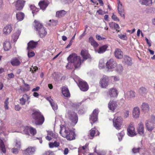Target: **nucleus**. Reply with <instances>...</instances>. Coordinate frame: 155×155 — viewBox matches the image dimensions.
<instances>
[{"label": "nucleus", "mask_w": 155, "mask_h": 155, "mask_svg": "<svg viewBox=\"0 0 155 155\" xmlns=\"http://www.w3.org/2000/svg\"><path fill=\"white\" fill-rule=\"evenodd\" d=\"M28 55L29 58H31L34 56L35 54L33 51H30V50H28Z\"/></svg>", "instance_id": "603ef678"}, {"label": "nucleus", "mask_w": 155, "mask_h": 155, "mask_svg": "<svg viewBox=\"0 0 155 155\" xmlns=\"http://www.w3.org/2000/svg\"><path fill=\"white\" fill-rule=\"evenodd\" d=\"M115 57L117 59H121L123 57V52L121 50L117 48L115 49L114 51Z\"/></svg>", "instance_id": "a211bd4d"}, {"label": "nucleus", "mask_w": 155, "mask_h": 155, "mask_svg": "<svg viewBox=\"0 0 155 155\" xmlns=\"http://www.w3.org/2000/svg\"><path fill=\"white\" fill-rule=\"evenodd\" d=\"M118 37L120 39L123 40H125L127 38L126 35H118Z\"/></svg>", "instance_id": "680f3d73"}, {"label": "nucleus", "mask_w": 155, "mask_h": 155, "mask_svg": "<svg viewBox=\"0 0 155 155\" xmlns=\"http://www.w3.org/2000/svg\"><path fill=\"white\" fill-rule=\"evenodd\" d=\"M25 2L22 0H18L16 2L15 7L16 10H21L22 9L24 5Z\"/></svg>", "instance_id": "aec40b11"}, {"label": "nucleus", "mask_w": 155, "mask_h": 155, "mask_svg": "<svg viewBox=\"0 0 155 155\" xmlns=\"http://www.w3.org/2000/svg\"><path fill=\"white\" fill-rule=\"evenodd\" d=\"M141 148H134L132 150V152L135 154L139 152V150H140Z\"/></svg>", "instance_id": "864d4df0"}, {"label": "nucleus", "mask_w": 155, "mask_h": 155, "mask_svg": "<svg viewBox=\"0 0 155 155\" xmlns=\"http://www.w3.org/2000/svg\"><path fill=\"white\" fill-rule=\"evenodd\" d=\"M3 48L5 50L8 51L11 48L10 43L7 41H5L3 43Z\"/></svg>", "instance_id": "72a5a7b5"}, {"label": "nucleus", "mask_w": 155, "mask_h": 155, "mask_svg": "<svg viewBox=\"0 0 155 155\" xmlns=\"http://www.w3.org/2000/svg\"><path fill=\"white\" fill-rule=\"evenodd\" d=\"M81 105V103H75L73 104L72 106L76 108H77Z\"/></svg>", "instance_id": "338daca9"}, {"label": "nucleus", "mask_w": 155, "mask_h": 155, "mask_svg": "<svg viewBox=\"0 0 155 155\" xmlns=\"http://www.w3.org/2000/svg\"><path fill=\"white\" fill-rule=\"evenodd\" d=\"M25 16L24 13L22 12H18L16 14V16L17 19L18 21H21L22 20Z\"/></svg>", "instance_id": "4c0bfd02"}, {"label": "nucleus", "mask_w": 155, "mask_h": 155, "mask_svg": "<svg viewBox=\"0 0 155 155\" xmlns=\"http://www.w3.org/2000/svg\"><path fill=\"white\" fill-rule=\"evenodd\" d=\"M146 126L149 131H151L153 128V124L150 120H147L146 121Z\"/></svg>", "instance_id": "2f4dec72"}, {"label": "nucleus", "mask_w": 155, "mask_h": 155, "mask_svg": "<svg viewBox=\"0 0 155 155\" xmlns=\"http://www.w3.org/2000/svg\"><path fill=\"white\" fill-rule=\"evenodd\" d=\"M66 12L64 10L58 11L56 13V17H61L65 15Z\"/></svg>", "instance_id": "58836bf2"}, {"label": "nucleus", "mask_w": 155, "mask_h": 155, "mask_svg": "<svg viewBox=\"0 0 155 155\" xmlns=\"http://www.w3.org/2000/svg\"><path fill=\"white\" fill-rule=\"evenodd\" d=\"M11 63L13 66H17L20 65L21 62L17 58H15L11 60Z\"/></svg>", "instance_id": "c756f323"}, {"label": "nucleus", "mask_w": 155, "mask_h": 155, "mask_svg": "<svg viewBox=\"0 0 155 155\" xmlns=\"http://www.w3.org/2000/svg\"><path fill=\"white\" fill-rule=\"evenodd\" d=\"M78 86L81 90L83 91H87L89 88L87 83L82 80H79Z\"/></svg>", "instance_id": "1a4fd4ad"}, {"label": "nucleus", "mask_w": 155, "mask_h": 155, "mask_svg": "<svg viewBox=\"0 0 155 155\" xmlns=\"http://www.w3.org/2000/svg\"><path fill=\"white\" fill-rule=\"evenodd\" d=\"M68 118L71 120L74 125L76 124L78 121V117L77 114L71 111H69L68 113Z\"/></svg>", "instance_id": "423d86ee"}, {"label": "nucleus", "mask_w": 155, "mask_h": 155, "mask_svg": "<svg viewBox=\"0 0 155 155\" xmlns=\"http://www.w3.org/2000/svg\"><path fill=\"white\" fill-rule=\"evenodd\" d=\"M140 2L142 5H149L152 3V0H140Z\"/></svg>", "instance_id": "ea45409f"}, {"label": "nucleus", "mask_w": 155, "mask_h": 155, "mask_svg": "<svg viewBox=\"0 0 155 155\" xmlns=\"http://www.w3.org/2000/svg\"><path fill=\"white\" fill-rule=\"evenodd\" d=\"M107 94L111 98H115L117 97L118 92L116 88L113 87L108 89Z\"/></svg>", "instance_id": "0eeeda50"}, {"label": "nucleus", "mask_w": 155, "mask_h": 155, "mask_svg": "<svg viewBox=\"0 0 155 155\" xmlns=\"http://www.w3.org/2000/svg\"><path fill=\"white\" fill-rule=\"evenodd\" d=\"M98 112V110L96 109L94 110L93 111L92 114L90 117V120L92 124V123L95 122L97 120Z\"/></svg>", "instance_id": "9b49d317"}, {"label": "nucleus", "mask_w": 155, "mask_h": 155, "mask_svg": "<svg viewBox=\"0 0 155 155\" xmlns=\"http://www.w3.org/2000/svg\"><path fill=\"white\" fill-rule=\"evenodd\" d=\"M115 23L114 22H110L109 23V25L110 28L112 29H114V26Z\"/></svg>", "instance_id": "774afa93"}, {"label": "nucleus", "mask_w": 155, "mask_h": 155, "mask_svg": "<svg viewBox=\"0 0 155 155\" xmlns=\"http://www.w3.org/2000/svg\"><path fill=\"white\" fill-rule=\"evenodd\" d=\"M141 108L142 110L145 112H148L150 109V107L149 104L146 102L143 103L141 105Z\"/></svg>", "instance_id": "bb28decb"}, {"label": "nucleus", "mask_w": 155, "mask_h": 155, "mask_svg": "<svg viewBox=\"0 0 155 155\" xmlns=\"http://www.w3.org/2000/svg\"><path fill=\"white\" fill-rule=\"evenodd\" d=\"M23 82L24 85L22 86H20V89L19 90H21L23 92L29 91L30 88L29 85L28 84H26L24 80H23Z\"/></svg>", "instance_id": "cd10ccee"}, {"label": "nucleus", "mask_w": 155, "mask_h": 155, "mask_svg": "<svg viewBox=\"0 0 155 155\" xmlns=\"http://www.w3.org/2000/svg\"><path fill=\"white\" fill-rule=\"evenodd\" d=\"M136 96V93L133 90H130L125 92L124 97L125 100H130L131 99L134 98Z\"/></svg>", "instance_id": "9d476101"}, {"label": "nucleus", "mask_w": 155, "mask_h": 155, "mask_svg": "<svg viewBox=\"0 0 155 155\" xmlns=\"http://www.w3.org/2000/svg\"><path fill=\"white\" fill-rule=\"evenodd\" d=\"M34 22L35 24L34 25V27L36 29V30L37 31H38L40 29H41V27H43L42 24L39 22H38L37 21H36V20H35L34 21Z\"/></svg>", "instance_id": "e433bc0d"}, {"label": "nucleus", "mask_w": 155, "mask_h": 155, "mask_svg": "<svg viewBox=\"0 0 155 155\" xmlns=\"http://www.w3.org/2000/svg\"><path fill=\"white\" fill-rule=\"evenodd\" d=\"M81 54L83 58L82 60L81 57L76 54L73 53L70 55L67 59L68 63L66 66V68L68 69H72L74 66L75 69L78 68L80 67L81 62H83L90 57V54L86 50H82Z\"/></svg>", "instance_id": "f257e3e1"}, {"label": "nucleus", "mask_w": 155, "mask_h": 155, "mask_svg": "<svg viewBox=\"0 0 155 155\" xmlns=\"http://www.w3.org/2000/svg\"><path fill=\"white\" fill-rule=\"evenodd\" d=\"M31 10L32 11V14L34 15L36 14V12L38 11V9L35 6L33 5H31L30 6Z\"/></svg>", "instance_id": "a18cd8bd"}, {"label": "nucleus", "mask_w": 155, "mask_h": 155, "mask_svg": "<svg viewBox=\"0 0 155 155\" xmlns=\"http://www.w3.org/2000/svg\"><path fill=\"white\" fill-rule=\"evenodd\" d=\"M105 64L103 60L101 59L99 61V67L100 69H101L104 67Z\"/></svg>", "instance_id": "09e8293b"}, {"label": "nucleus", "mask_w": 155, "mask_h": 155, "mask_svg": "<svg viewBox=\"0 0 155 155\" xmlns=\"http://www.w3.org/2000/svg\"><path fill=\"white\" fill-rule=\"evenodd\" d=\"M37 44V42H35L33 41H30L28 43L27 50H30L36 48Z\"/></svg>", "instance_id": "b1692460"}, {"label": "nucleus", "mask_w": 155, "mask_h": 155, "mask_svg": "<svg viewBox=\"0 0 155 155\" xmlns=\"http://www.w3.org/2000/svg\"><path fill=\"white\" fill-rule=\"evenodd\" d=\"M113 122V125L114 127L117 130H120L123 122L122 118L120 116L117 117L116 118L115 117Z\"/></svg>", "instance_id": "20e7f679"}, {"label": "nucleus", "mask_w": 155, "mask_h": 155, "mask_svg": "<svg viewBox=\"0 0 155 155\" xmlns=\"http://www.w3.org/2000/svg\"><path fill=\"white\" fill-rule=\"evenodd\" d=\"M66 138L69 140H71L74 139L75 138V133H74L71 130H70L68 133Z\"/></svg>", "instance_id": "473e14b6"}, {"label": "nucleus", "mask_w": 155, "mask_h": 155, "mask_svg": "<svg viewBox=\"0 0 155 155\" xmlns=\"http://www.w3.org/2000/svg\"><path fill=\"white\" fill-rule=\"evenodd\" d=\"M19 148H13L12 149V152L13 153L16 154L18 153V150Z\"/></svg>", "instance_id": "0e129e2a"}, {"label": "nucleus", "mask_w": 155, "mask_h": 155, "mask_svg": "<svg viewBox=\"0 0 155 155\" xmlns=\"http://www.w3.org/2000/svg\"><path fill=\"white\" fill-rule=\"evenodd\" d=\"M21 32V31L20 30H18L12 35V38L14 42L17 41L20 35V34Z\"/></svg>", "instance_id": "f704fd0d"}, {"label": "nucleus", "mask_w": 155, "mask_h": 155, "mask_svg": "<svg viewBox=\"0 0 155 155\" xmlns=\"http://www.w3.org/2000/svg\"><path fill=\"white\" fill-rule=\"evenodd\" d=\"M30 99V96L27 94H24L21 98L20 99V103L22 105H24L25 104V103L27 101H28V104L30 101H28Z\"/></svg>", "instance_id": "f3484780"}, {"label": "nucleus", "mask_w": 155, "mask_h": 155, "mask_svg": "<svg viewBox=\"0 0 155 155\" xmlns=\"http://www.w3.org/2000/svg\"><path fill=\"white\" fill-rule=\"evenodd\" d=\"M112 19L114 21H119L120 20L119 18L116 15H114V13L113 14V15L112 16Z\"/></svg>", "instance_id": "6e6d98bb"}, {"label": "nucleus", "mask_w": 155, "mask_h": 155, "mask_svg": "<svg viewBox=\"0 0 155 155\" xmlns=\"http://www.w3.org/2000/svg\"><path fill=\"white\" fill-rule=\"evenodd\" d=\"M37 32L40 37L41 38L45 37L47 34V32L46 30V29L44 27H41L39 30Z\"/></svg>", "instance_id": "a878e982"}, {"label": "nucleus", "mask_w": 155, "mask_h": 155, "mask_svg": "<svg viewBox=\"0 0 155 155\" xmlns=\"http://www.w3.org/2000/svg\"><path fill=\"white\" fill-rule=\"evenodd\" d=\"M62 92L64 96L67 97H70V94L67 87H63L62 89Z\"/></svg>", "instance_id": "c85d7f7f"}, {"label": "nucleus", "mask_w": 155, "mask_h": 155, "mask_svg": "<svg viewBox=\"0 0 155 155\" xmlns=\"http://www.w3.org/2000/svg\"><path fill=\"white\" fill-rule=\"evenodd\" d=\"M127 134L130 137H133L136 135L133 124L131 123L127 129Z\"/></svg>", "instance_id": "6e6552de"}, {"label": "nucleus", "mask_w": 155, "mask_h": 155, "mask_svg": "<svg viewBox=\"0 0 155 155\" xmlns=\"http://www.w3.org/2000/svg\"><path fill=\"white\" fill-rule=\"evenodd\" d=\"M138 92L140 96L144 97H145L148 92L147 89L144 87H140L138 90Z\"/></svg>", "instance_id": "6ab92c4d"}, {"label": "nucleus", "mask_w": 155, "mask_h": 155, "mask_svg": "<svg viewBox=\"0 0 155 155\" xmlns=\"http://www.w3.org/2000/svg\"><path fill=\"white\" fill-rule=\"evenodd\" d=\"M137 130L138 133L140 135L142 136L144 135V127L142 122H140L139 124Z\"/></svg>", "instance_id": "393cba45"}, {"label": "nucleus", "mask_w": 155, "mask_h": 155, "mask_svg": "<svg viewBox=\"0 0 155 155\" xmlns=\"http://www.w3.org/2000/svg\"><path fill=\"white\" fill-rule=\"evenodd\" d=\"M9 98H7L4 102V107L5 109H8V104H9L8 100Z\"/></svg>", "instance_id": "3c124183"}, {"label": "nucleus", "mask_w": 155, "mask_h": 155, "mask_svg": "<svg viewBox=\"0 0 155 155\" xmlns=\"http://www.w3.org/2000/svg\"><path fill=\"white\" fill-rule=\"evenodd\" d=\"M89 42L91 43V45L94 47H97L98 45V44L92 37H91L89 38Z\"/></svg>", "instance_id": "c9c22d12"}, {"label": "nucleus", "mask_w": 155, "mask_h": 155, "mask_svg": "<svg viewBox=\"0 0 155 155\" xmlns=\"http://www.w3.org/2000/svg\"><path fill=\"white\" fill-rule=\"evenodd\" d=\"M31 116L36 124L41 125L44 121V117L39 111L34 112L32 114Z\"/></svg>", "instance_id": "f03ea898"}, {"label": "nucleus", "mask_w": 155, "mask_h": 155, "mask_svg": "<svg viewBox=\"0 0 155 155\" xmlns=\"http://www.w3.org/2000/svg\"><path fill=\"white\" fill-rule=\"evenodd\" d=\"M120 29V27L119 25L115 23V26H114V29L116 30L117 32H120V31L119 30Z\"/></svg>", "instance_id": "13d9d810"}, {"label": "nucleus", "mask_w": 155, "mask_h": 155, "mask_svg": "<svg viewBox=\"0 0 155 155\" xmlns=\"http://www.w3.org/2000/svg\"><path fill=\"white\" fill-rule=\"evenodd\" d=\"M60 130L59 133L61 135L64 137H66L70 130L68 128H66L64 126H60Z\"/></svg>", "instance_id": "f8f14e48"}, {"label": "nucleus", "mask_w": 155, "mask_h": 155, "mask_svg": "<svg viewBox=\"0 0 155 155\" xmlns=\"http://www.w3.org/2000/svg\"><path fill=\"white\" fill-rule=\"evenodd\" d=\"M117 106V102L114 101H110L109 102L108 107L109 109L112 111H114Z\"/></svg>", "instance_id": "412c9836"}, {"label": "nucleus", "mask_w": 155, "mask_h": 155, "mask_svg": "<svg viewBox=\"0 0 155 155\" xmlns=\"http://www.w3.org/2000/svg\"><path fill=\"white\" fill-rule=\"evenodd\" d=\"M48 135L51 136L53 137H56L57 136L55 134H54L51 131H48Z\"/></svg>", "instance_id": "5fc2aeb1"}, {"label": "nucleus", "mask_w": 155, "mask_h": 155, "mask_svg": "<svg viewBox=\"0 0 155 155\" xmlns=\"http://www.w3.org/2000/svg\"><path fill=\"white\" fill-rule=\"evenodd\" d=\"M129 111L128 110H126L124 112V117L126 118L128 117L129 116Z\"/></svg>", "instance_id": "69168bd1"}, {"label": "nucleus", "mask_w": 155, "mask_h": 155, "mask_svg": "<svg viewBox=\"0 0 155 155\" xmlns=\"http://www.w3.org/2000/svg\"><path fill=\"white\" fill-rule=\"evenodd\" d=\"M0 151L4 153H5L6 152L5 145L2 140L0 141Z\"/></svg>", "instance_id": "a19ab883"}, {"label": "nucleus", "mask_w": 155, "mask_h": 155, "mask_svg": "<svg viewBox=\"0 0 155 155\" xmlns=\"http://www.w3.org/2000/svg\"><path fill=\"white\" fill-rule=\"evenodd\" d=\"M106 68L108 71H113L117 66V63L113 59H110L106 63Z\"/></svg>", "instance_id": "39448f33"}, {"label": "nucleus", "mask_w": 155, "mask_h": 155, "mask_svg": "<svg viewBox=\"0 0 155 155\" xmlns=\"http://www.w3.org/2000/svg\"><path fill=\"white\" fill-rule=\"evenodd\" d=\"M118 11V12L120 16L124 18V9L122 5L119 0H117Z\"/></svg>", "instance_id": "ddd939ff"}, {"label": "nucleus", "mask_w": 155, "mask_h": 155, "mask_svg": "<svg viewBox=\"0 0 155 155\" xmlns=\"http://www.w3.org/2000/svg\"><path fill=\"white\" fill-rule=\"evenodd\" d=\"M95 134V130L92 129L90 130V136L93 137L94 136V134Z\"/></svg>", "instance_id": "bf43d9fd"}, {"label": "nucleus", "mask_w": 155, "mask_h": 155, "mask_svg": "<svg viewBox=\"0 0 155 155\" xmlns=\"http://www.w3.org/2000/svg\"><path fill=\"white\" fill-rule=\"evenodd\" d=\"M107 48V45H105L100 47L98 50H95V51L96 53L102 54L105 52Z\"/></svg>", "instance_id": "7c9ffc66"}, {"label": "nucleus", "mask_w": 155, "mask_h": 155, "mask_svg": "<svg viewBox=\"0 0 155 155\" xmlns=\"http://www.w3.org/2000/svg\"><path fill=\"white\" fill-rule=\"evenodd\" d=\"M59 143L56 141H55L54 143L51 142L49 144V147L50 148L58 147L59 146Z\"/></svg>", "instance_id": "79ce46f5"}, {"label": "nucleus", "mask_w": 155, "mask_h": 155, "mask_svg": "<svg viewBox=\"0 0 155 155\" xmlns=\"http://www.w3.org/2000/svg\"><path fill=\"white\" fill-rule=\"evenodd\" d=\"M122 62L124 64L129 66H131L133 63L131 58L126 55H124Z\"/></svg>", "instance_id": "dca6fc26"}, {"label": "nucleus", "mask_w": 155, "mask_h": 155, "mask_svg": "<svg viewBox=\"0 0 155 155\" xmlns=\"http://www.w3.org/2000/svg\"><path fill=\"white\" fill-rule=\"evenodd\" d=\"M87 150V149L84 146L80 147L78 148V153L80 154L81 153H82L84 155H86L85 152Z\"/></svg>", "instance_id": "37998d69"}, {"label": "nucleus", "mask_w": 155, "mask_h": 155, "mask_svg": "<svg viewBox=\"0 0 155 155\" xmlns=\"http://www.w3.org/2000/svg\"><path fill=\"white\" fill-rule=\"evenodd\" d=\"M109 79L108 76L104 75L100 79L99 84L102 88H106L108 87L109 83Z\"/></svg>", "instance_id": "7ed1b4c3"}, {"label": "nucleus", "mask_w": 155, "mask_h": 155, "mask_svg": "<svg viewBox=\"0 0 155 155\" xmlns=\"http://www.w3.org/2000/svg\"><path fill=\"white\" fill-rule=\"evenodd\" d=\"M12 30V25L11 24L7 25L3 29V34L5 35H9Z\"/></svg>", "instance_id": "2eb2a0df"}, {"label": "nucleus", "mask_w": 155, "mask_h": 155, "mask_svg": "<svg viewBox=\"0 0 155 155\" xmlns=\"http://www.w3.org/2000/svg\"><path fill=\"white\" fill-rule=\"evenodd\" d=\"M124 132L123 130L122 131L117 134V135L119 141H120L122 140V138L124 137Z\"/></svg>", "instance_id": "de8ad7c7"}, {"label": "nucleus", "mask_w": 155, "mask_h": 155, "mask_svg": "<svg viewBox=\"0 0 155 155\" xmlns=\"http://www.w3.org/2000/svg\"><path fill=\"white\" fill-rule=\"evenodd\" d=\"M140 114L139 108L137 107H134L133 110L132 114L133 117L137 118L139 117Z\"/></svg>", "instance_id": "4be33fe9"}, {"label": "nucleus", "mask_w": 155, "mask_h": 155, "mask_svg": "<svg viewBox=\"0 0 155 155\" xmlns=\"http://www.w3.org/2000/svg\"><path fill=\"white\" fill-rule=\"evenodd\" d=\"M35 151V148L34 147H29L23 151L24 155H31L34 154Z\"/></svg>", "instance_id": "4468645a"}, {"label": "nucleus", "mask_w": 155, "mask_h": 155, "mask_svg": "<svg viewBox=\"0 0 155 155\" xmlns=\"http://www.w3.org/2000/svg\"><path fill=\"white\" fill-rule=\"evenodd\" d=\"M116 71L118 73L120 74L121 73L123 70V66L120 64L117 65Z\"/></svg>", "instance_id": "c03bdc74"}, {"label": "nucleus", "mask_w": 155, "mask_h": 155, "mask_svg": "<svg viewBox=\"0 0 155 155\" xmlns=\"http://www.w3.org/2000/svg\"><path fill=\"white\" fill-rule=\"evenodd\" d=\"M15 147L18 148L20 149L21 147V142L19 141H17L16 142Z\"/></svg>", "instance_id": "e2e57ef3"}, {"label": "nucleus", "mask_w": 155, "mask_h": 155, "mask_svg": "<svg viewBox=\"0 0 155 155\" xmlns=\"http://www.w3.org/2000/svg\"><path fill=\"white\" fill-rule=\"evenodd\" d=\"M53 109L54 110H57L58 109V106L57 104H54V103L51 105Z\"/></svg>", "instance_id": "052dcab7"}, {"label": "nucleus", "mask_w": 155, "mask_h": 155, "mask_svg": "<svg viewBox=\"0 0 155 155\" xmlns=\"http://www.w3.org/2000/svg\"><path fill=\"white\" fill-rule=\"evenodd\" d=\"M49 3L48 1L43 0L40 2L38 3V5L41 9L44 10L48 6Z\"/></svg>", "instance_id": "5701e85b"}, {"label": "nucleus", "mask_w": 155, "mask_h": 155, "mask_svg": "<svg viewBox=\"0 0 155 155\" xmlns=\"http://www.w3.org/2000/svg\"><path fill=\"white\" fill-rule=\"evenodd\" d=\"M29 133L28 134L29 135H31V136H34L36 133V130L31 127H29Z\"/></svg>", "instance_id": "49530a36"}, {"label": "nucleus", "mask_w": 155, "mask_h": 155, "mask_svg": "<svg viewBox=\"0 0 155 155\" xmlns=\"http://www.w3.org/2000/svg\"><path fill=\"white\" fill-rule=\"evenodd\" d=\"M42 155H54V153L53 152L48 151L45 152Z\"/></svg>", "instance_id": "4d7b16f0"}, {"label": "nucleus", "mask_w": 155, "mask_h": 155, "mask_svg": "<svg viewBox=\"0 0 155 155\" xmlns=\"http://www.w3.org/2000/svg\"><path fill=\"white\" fill-rule=\"evenodd\" d=\"M23 130L22 132L25 134H29V127H22L21 128Z\"/></svg>", "instance_id": "8fccbe9b"}]
</instances>
